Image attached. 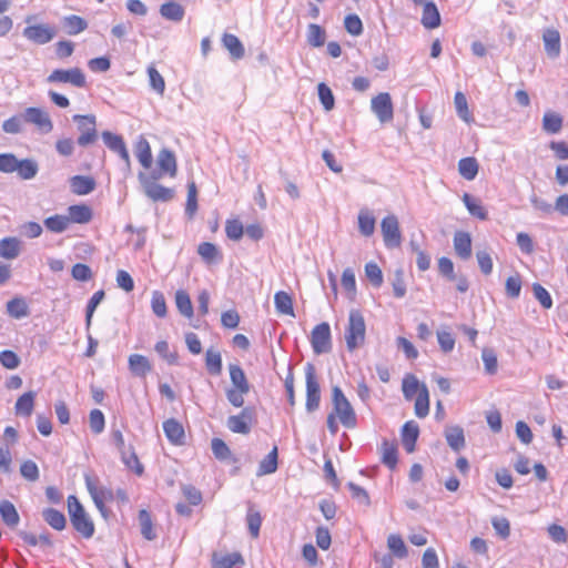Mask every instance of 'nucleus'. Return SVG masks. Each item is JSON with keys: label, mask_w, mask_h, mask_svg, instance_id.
<instances>
[{"label": "nucleus", "mask_w": 568, "mask_h": 568, "mask_svg": "<svg viewBox=\"0 0 568 568\" xmlns=\"http://www.w3.org/2000/svg\"><path fill=\"white\" fill-rule=\"evenodd\" d=\"M68 511L74 529L84 538H91L94 534V524L74 495L68 497Z\"/></svg>", "instance_id": "f257e3e1"}, {"label": "nucleus", "mask_w": 568, "mask_h": 568, "mask_svg": "<svg viewBox=\"0 0 568 568\" xmlns=\"http://www.w3.org/2000/svg\"><path fill=\"white\" fill-rule=\"evenodd\" d=\"M366 324L364 316L358 310H351L348 325L345 331V341L348 351H354L365 342Z\"/></svg>", "instance_id": "f03ea898"}, {"label": "nucleus", "mask_w": 568, "mask_h": 568, "mask_svg": "<svg viewBox=\"0 0 568 568\" xmlns=\"http://www.w3.org/2000/svg\"><path fill=\"white\" fill-rule=\"evenodd\" d=\"M333 400V414L339 419V422L347 428H352L356 425L355 412L345 397L344 393L338 386L332 389Z\"/></svg>", "instance_id": "7ed1b4c3"}, {"label": "nucleus", "mask_w": 568, "mask_h": 568, "mask_svg": "<svg viewBox=\"0 0 568 568\" xmlns=\"http://www.w3.org/2000/svg\"><path fill=\"white\" fill-rule=\"evenodd\" d=\"M34 19V16L26 17L24 21L28 26L23 29L22 36L38 45L51 42L57 34L55 28L47 23L31 24Z\"/></svg>", "instance_id": "20e7f679"}, {"label": "nucleus", "mask_w": 568, "mask_h": 568, "mask_svg": "<svg viewBox=\"0 0 568 568\" xmlns=\"http://www.w3.org/2000/svg\"><path fill=\"white\" fill-rule=\"evenodd\" d=\"M73 121L78 124L79 138L77 143L80 146H88L93 144L98 140L97 132V118L93 114H75L73 115Z\"/></svg>", "instance_id": "39448f33"}, {"label": "nucleus", "mask_w": 568, "mask_h": 568, "mask_svg": "<svg viewBox=\"0 0 568 568\" xmlns=\"http://www.w3.org/2000/svg\"><path fill=\"white\" fill-rule=\"evenodd\" d=\"M48 83H70L75 88H83L87 84L85 75L79 68L55 69L47 78Z\"/></svg>", "instance_id": "423d86ee"}, {"label": "nucleus", "mask_w": 568, "mask_h": 568, "mask_svg": "<svg viewBox=\"0 0 568 568\" xmlns=\"http://www.w3.org/2000/svg\"><path fill=\"white\" fill-rule=\"evenodd\" d=\"M381 231L386 247L395 248L400 246L402 233L399 222L394 214H389L382 220Z\"/></svg>", "instance_id": "0eeeda50"}, {"label": "nucleus", "mask_w": 568, "mask_h": 568, "mask_svg": "<svg viewBox=\"0 0 568 568\" xmlns=\"http://www.w3.org/2000/svg\"><path fill=\"white\" fill-rule=\"evenodd\" d=\"M139 181L142 184L145 194L153 201L168 202L174 195L172 189L155 183L156 180L152 179V175L140 172Z\"/></svg>", "instance_id": "6e6552de"}, {"label": "nucleus", "mask_w": 568, "mask_h": 568, "mask_svg": "<svg viewBox=\"0 0 568 568\" xmlns=\"http://www.w3.org/2000/svg\"><path fill=\"white\" fill-rule=\"evenodd\" d=\"M311 344L315 354L328 353L332 349L331 327L323 322L316 325L311 334Z\"/></svg>", "instance_id": "1a4fd4ad"}, {"label": "nucleus", "mask_w": 568, "mask_h": 568, "mask_svg": "<svg viewBox=\"0 0 568 568\" xmlns=\"http://www.w3.org/2000/svg\"><path fill=\"white\" fill-rule=\"evenodd\" d=\"M371 110L381 123L390 122L394 118V105L390 94L382 92L374 97L371 101Z\"/></svg>", "instance_id": "9d476101"}, {"label": "nucleus", "mask_w": 568, "mask_h": 568, "mask_svg": "<svg viewBox=\"0 0 568 568\" xmlns=\"http://www.w3.org/2000/svg\"><path fill=\"white\" fill-rule=\"evenodd\" d=\"M22 114L24 123L33 124L43 134H48L53 130V123L49 113L41 108H27Z\"/></svg>", "instance_id": "9b49d317"}, {"label": "nucleus", "mask_w": 568, "mask_h": 568, "mask_svg": "<svg viewBox=\"0 0 568 568\" xmlns=\"http://www.w3.org/2000/svg\"><path fill=\"white\" fill-rule=\"evenodd\" d=\"M158 169L151 172L152 179L159 180L164 175L174 178L176 175V159L172 151L162 149L156 158Z\"/></svg>", "instance_id": "f8f14e48"}, {"label": "nucleus", "mask_w": 568, "mask_h": 568, "mask_svg": "<svg viewBox=\"0 0 568 568\" xmlns=\"http://www.w3.org/2000/svg\"><path fill=\"white\" fill-rule=\"evenodd\" d=\"M306 378V408L313 412L318 408L320 405V385L316 379L315 367L312 364H307L305 367Z\"/></svg>", "instance_id": "ddd939ff"}, {"label": "nucleus", "mask_w": 568, "mask_h": 568, "mask_svg": "<svg viewBox=\"0 0 568 568\" xmlns=\"http://www.w3.org/2000/svg\"><path fill=\"white\" fill-rule=\"evenodd\" d=\"M254 417L255 409L253 407H244L239 415H233L227 418V427L233 433L248 434Z\"/></svg>", "instance_id": "4468645a"}, {"label": "nucleus", "mask_w": 568, "mask_h": 568, "mask_svg": "<svg viewBox=\"0 0 568 568\" xmlns=\"http://www.w3.org/2000/svg\"><path fill=\"white\" fill-rule=\"evenodd\" d=\"M85 484L97 508L104 516V504L113 499L112 490L103 486H99L90 476H85Z\"/></svg>", "instance_id": "2eb2a0df"}, {"label": "nucleus", "mask_w": 568, "mask_h": 568, "mask_svg": "<svg viewBox=\"0 0 568 568\" xmlns=\"http://www.w3.org/2000/svg\"><path fill=\"white\" fill-rule=\"evenodd\" d=\"M244 559L240 552H213L212 568H233L236 565H243Z\"/></svg>", "instance_id": "dca6fc26"}, {"label": "nucleus", "mask_w": 568, "mask_h": 568, "mask_svg": "<svg viewBox=\"0 0 568 568\" xmlns=\"http://www.w3.org/2000/svg\"><path fill=\"white\" fill-rule=\"evenodd\" d=\"M454 248L456 254L468 260L471 256V237L467 232H456L454 235Z\"/></svg>", "instance_id": "f3484780"}, {"label": "nucleus", "mask_w": 568, "mask_h": 568, "mask_svg": "<svg viewBox=\"0 0 568 568\" xmlns=\"http://www.w3.org/2000/svg\"><path fill=\"white\" fill-rule=\"evenodd\" d=\"M67 217L70 225L71 223L85 224L92 219V210L85 204L71 205L68 207Z\"/></svg>", "instance_id": "a211bd4d"}, {"label": "nucleus", "mask_w": 568, "mask_h": 568, "mask_svg": "<svg viewBox=\"0 0 568 568\" xmlns=\"http://www.w3.org/2000/svg\"><path fill=\"white\" fill-rule=\"evenodd\" d=\"M426 386L420 383L418 378L413 374H406L402 382V390L406 400H413L416 396L422 393V387Z\"/></svg>", "instance_id": "6ab92c4d"}, {"label": "nucleus", "mask_w": 568, "mask_h": 568, "mask_svg": "<svg viewBox=\"0 0 568 568\" xmlns=\"http://www.w3.org/2000/svg\"><path fill=\"white\" fill-rule=\"evenodd\" d=\"M419 428L415 422H407L402 428V444L404 448L412 453L415 449V443L418 438Z\"/></svg>", "instance_id": "aec40b11"}, {"label": "nucleus", "mask_w": 568, "mask_h": 568, "mask_svg": "<svg viewBox=\"0 0 568 568\" xmlns=\"http://www.w3.org/2000/svg\"><path fill=\"white\" fill-rule=\"evenodd\" d=\"M547 54L557 58L560 54V34L555 29H547L542 36Z\"/></svg>", "instance_id": "412c9836"}, {"label": "nucleus", "mask_w": 568, "mask_h": 568, "mask_svg": "<svg viewBox=\"0 0 568 568\" xmlns=\"http://www.w3.org/2000/svg\"><path fill=\"white\" fill-rule=\"evenodd\" d=\"M134 153L139 162L144 169H150L152 165V153L148 140L144 136H139L134 145Z\"/></svg>", "instance_id": "4be33fe9"}, {"label": "nucleus", "mask_w": 568, "mask_h": 568, "mask_svg": "<svg viewBox=\"0 0 568 568\" xmlns=\"http://www.w3.org/2000/svg\"><path fill=\"white\" fill-rule=\"evenodd\" d=\"M229 371L232 383L231 388H237L240 392H250V383L242 367L239 364H230Z\"/></svg>", "instance_id": "5701e85b"}, {"label": "nucleus", "mask_w": 568, "mask_h": 568, "mask_svg": "<svg viewBox=\"0 0 568 568\" xmlns=\"http://www.w3.org/2000/svg\"><path fill=\"white\" fill-rule=\"evenodd\" d=\"M70 186L73 193L85 195L94 190L95 182L90 176L75 175L70 179Z\"/></svg>", "instance_id": "b1692460"}, {"label": "nucleus", "mask_w": 568, "mask_h": 568, "mask_svg": "<svg viewBox=\"0 0 568 568\" xmlns=\"http://www.w3.org/2000/svg\"><path fill=\"white\" fill-rule=\"evenodd\" d=\"M463 202L471 216L477 217L481 221L487 220L488 213L485 206L481 204L480 200L474 197L468 193H464Z\"/></svg>", "instance_id": "393cba45"}, {"label": "nucleus", "mask_w": 568, "mask_h": 568, "mask_svg": "<svg viewBox=\"0 0 568 568\" xmlns=\"http://www.w3.org/2000/svg\"><path fill=\"white\" fill-rule=\"evenodd\" d=\"M422 24L426 29H435L440 24V14L434 2H426L423 9Z\"/></svg>", "instance_id": "a878e982"}, {"label": "nucleus", "mask_w": 568, "mask_h": 568, "mask_svg": "<svg viewBox=\"0 0 568 568\" xmlns=\"http://www.w3.org/2000/svg\"><path fill=\"white\" fill-rule=\"evenodd\" d=\"M161 16L170 21L180 22L184 18V8L176 1H168L160 7Z\"/></svg>", "instance_id": "bb28decb"}, {"label": "nucleus", "mask_w": 568, "mask_h": 568, "mask_svg": "<svg viewBox=\"0 0 568 568\" xmlns=\"http://www.w3.org/2000/svg\"><path fill=\"white\" fill-rule=\"evenodd\" d=\"M34 392H27L22 394L16 402V414L24 417L31 416L34 407Z\"/></svg>", "instance_id": "cd10ccee"}, {"label": "nucleus", "mask_w": 568, "mask_h": 568, "mask_svg": "<svg viewBox=\"0 0 568 568\" xmlns=\"http://www.w3.org/2000/svg\"><path fill=\"white\" fill-rule=\"evenodd\" d=\"M163 430L168 439L174 444H181L184 438V429L176 419H168L163 423Z\"/></svg>", "instance_id": "c85d7f7f"}, {"label": "nucleus", "mask_w": 568, "mask_h": 568, "mask_svg": "<svg viewBox=\"0 0 568 568\" xmlns=\"http://www.w3.org/2000/svg\"><path fill=\"white\" fill-rule=\"evenodd\" d=\"M376 220L368 209H362L358 213V230L362 235L371 236L375 232Z\"/></svg>", "instance_id": "c756f323"}, {"label": "nucleus", "mask_w": 568, "mask_h": 568, "mask_svg": "<svg viewBox=\"0 0 568 568\" xmlns=\"http://www.w3.org/2000/svg\"><path fill=\"white\" fill-rule=\"evenodd\" d=\"M0 515L3 523L11 528L17 527L20 521V516L14 505L9 500H2L0 503Z\"/></svg>", "instance_id": "7c9ffc66"}, {"label": "nucleus", "mask_w": 568, "mask_h": 568, "mask_svg": "<svg viewBox=\"0 0 568 568\" xmlns=\"http://www.w3.org/2000/svg\"><path fill=\"white\" fill-rule=\"evenodd\" d=\"M197 253L206 264L217 263L222 260L219 248L210 242H203L197 247Z\"/></svg>", "instance_id": "2f4dec72"}, {"label": "nucleus", "mask_w": 568, "mask_h": 568, "mask_svg": "<svg viewBox=\"0 0 568 568\" xmlns=\"http://www.w3.org/2000/svg\"><path fill=\"white\" fill-rule=\"evenodd\" d=\"M478 169V162L473 156L464 158L458 162V172L467 181H473L476 178Z\"/></svg>", "instance_id": "473e14b6"}, {"label": "nucleus", "mask_w": 568, "mask_h": 568, "mask_svg": "<svg viewBox=\"0 0 568 568\" xmlns=\"http://www.w3.org/2000/svg\"><path fill=\"white\" fill-rule=\"evenodd\" d=\"M129 368L134 375L145 376L152 367L145 356L133 354L129 357Z\"/></svg>", "instance_id": "72a5a7b5"}, {"label": "nucleus", "mask_w": 568, "mask_h": 568, "mask_svg": "<svg viewBox=\"0 0 568 568\" xmlns=\"http://www.w3.org/2000/svg\"><path fill=\"white\" fill-rule=\"evenodd\" d=\"M222 42L233 59L239 60L244 57V47L236 36L225 33L223 36Z\"/></svg>", "instance_id": "f704fd0d"}, {"label": "nucleus", "mask_w": 568, "mask_h": 568, "mask_svg": "<svg viewBox=\"0 0 568 568\" xmlns=\"http://www.w3.org/2000/svg\"><path fill=\"white\" fill-rule=\"evenodd\" d=\"M445 438L454 450H459L465 445L464 430L459 426H448L445 429Z\"/></svg>", "instance_id": "c9c22d12"}, {"label": "nucleus", "mask_w": 568, "mask_h": 568, "mask_svg": "<svg viewBox=\"0 0 568 568\" xmlns=\"http://www.w3.org/2000/svg\"><path fill=\"white\" fill-rule=\"evenodd\" d=\"M20 254V241L17 237H6L0 241V256L7 260Z\"/></svg>", "instance_id": "e433bc0d"}, {"label": "nucleus", "mask_w": 568, "mask_h": 568, "mask_svg": "<svg viewBox=\"0 0 568 568\" xmlns=\"http://www.w3.org/2000/svg\"><path fill=\"white\" fill-rule=\"evenodd\" d=\"M205 366L207 372L213 376L222 373V356L220 351L209 348L205 353Z\"/></svg>", "instance_id": "4c0bfd02"}, {"label": "nucleus", "mask_w": 568, "mask_h": 568, "mask_svg": "<svg viewBox=\"0 0 568 568\" xmlns=\"http://www.w3.org/2000/svg\"><path fill=\"white\" fill-rule=\"evenodd\" d=\"M562 129V116L554 111H547L542 118V130L556 134Z\"/></svg>", "instance_id": "58836bf2"}, {"label": "nucleus", "mask_w": 568, "mask_h": 568, "mask_svg": "<svg viewBox=\"0 0 568 568\" xmlns=\"http://www.w3.org/2000/svg\"><path fill=\"white\" fill-rule=\"evenodd\" d=\"M45 229L52 233H63L70 226L67 215L55 214L44 219Z\"/></svg>", "instance_id": "ea45409f"}, {"label": "nucleus", "mask_w": 568, "mask_h": 568, "mask_svg": "<svg viewBox=\"0 0 568 568\" xmlns=\"http://www.w3.org/2000/svg\"><path fill=\"white\" fill-rule=\"evenodd\" d=\"M42 517L45 523L55 530H62L65 528L67 520L64 515L54 508L44 509L42 511Z\"/></svg>", "instance_id": "a19ab883"}, {"label": "nucleus", "mask_w": 568, "mask_h": 568, "mask_svg": "<svg viewBox=\"0 0 568 568\" xmlns=\"http://www.w3.org/2000/svg\"><path fill=\"white\" fill-rule=\"evenodd\" d=\"M39 171V165L33 159L20 160L17 166V173L22 180L33 179Z\"/></svg>", "instance_id": "79ce46f5"}, {"label": "nucleus", "mask_w": 568, "mask_h": 568, "mask_svg": "<svg viewBox=\"0 0 568 568\" xmlns=\"http://www.w3.org/2000/svg\"><path fill=\"white\" fill-rule=\"evenodd\" d=\"M274 304L278 313L295 316L292 297L286 292H277L274 296Z\"/></svg>", "instance_id": "37998d69"}, {"label": "nucleus", "mask_w": 568, "mask_h": 568, "mask_svg": "<svg viewBox=\"0 0 568 568\" xmlns=\"http://www.w3.org/2000/svg\"><path fill=\"white\" fill-rule=\"evenodd\" d=\"M414 410L418 418H425L429 414V392L427 386H423L422 393L415 397Z\"/></svg>", "instance_id": "c03bdc74"}, {"label": "nucleus", "mask_w": 568, "mask_h": 568, "mask_svg": "<svg viewBox=\"0 0 568 568\" xmlns=\"http://www.w3.org/2000/svg\"><path fill=\"white\" fill-rule=\"evenodd\" d=\"M63 27L67 30V33L70 36H75L88 28L87 21L79 16H68L62 20Z\"/></svg>", "instance_id": "a18cd8bd"}, {"label": "nucleus", "mask_w": 568, "mask_h": 568, "mask_svg": "<svg viewBox=\"0 0 568 568\" xmlns=\"http://www.w3.org/2000/svg\"><path fill=\"white\" fill-rule=\"evenodd\" d=\"M306 38L310 45L322 47L326 39L325 30L318 24L311 23L307 27Z\"/></svg>", "instance_id": "49530a36"}, {"label": "nucleus", "mask_w": 568, "mask_h": 568, "mask_svg": "<svg viewBox=\"0 0 568 568\" xmlns=\"http://www.w3.org/2000/svg\"><path fill=\"white\" fill-rule=\"evenodd\" d=\"M175 304L176 308L183 316L187 318L193 316V305L189 294L185 291L180 290L175 293Z\"/></svg>", "instance_id": "de8ad7c7"}, {"label": "nucleus", "mask_w": 568, "mask_h": 568, "mask_svg": "<svg viewBox=\"0 0 568 568\" xmlns=\"http://www.w3.org/2000/svg\"><path fill=\"white\" fill-rule=\"evenodd\" d=\"M454 103L458 116L466 123H470L473 121V116L468 109L467 99L463 92H456Z\"/></svg>", "instance_id": "09e8293b"}, {"label": "nucleus", "mask_w": 568, "mask_h": 568, "mask_svg": "<svg viewBox=\"0 0 568 568\" xmlns=\"http://www.w3.org/2000/svg\"><path fill=\"white\" fill-rule=\"evenodd\" d=\"M7 312L14 318H22L28 316V305L22 298H12L7 303Z\"/></svg>", "instance_id": "8fccbe9b"}, {"label": "nucleus", "mask_w": 568, "mask_h": 568, "mask_svg": "<svg viewBox=\"0 0 568 568\" xmlns=\"http://www.w3.org/2000/svg\"><path fill=\"white\" fill-rule=\"evenodd\" d=\"M387 546L389 550L393 552V555L396 556L397 558L407 557L406 545L399 535H389L387 538Z\"/></svg>", "instance_id": "3c124183"}, {"label": "nucleus", "mask_w": 568, "mask_h": 568, "mask_svg": "<svg viewBox=\"0 0 568 568\" xmlns=\"http://www.w3.org/2000/svg\"><path fill=\"white\" fill-rule=\"evenodd\" d=\"M139 521H140V526H141L142 536L148 540L155 539L156 535L153 531L152 519H151L150 514L145 509L140 510Z\"/></svg>", "instance_id": "603ef678"}, {"label": "nucleus", "mask_w": 568, "mask_h": 568, "mask_svg": "<svg viewBox=\"0 0 568 568\" xmlns=\"http://www.w3.org/2000/svg\"><path fill=\"white\" fill-rule=\"evenodd\" d=\"M481 359L484 362L486 373L489 375L496 374L498 368V361L495 351L489 347L483 348Z\"/></svg>", "instance_id": "864d4df0"}, {"label": "nucleus", "mask_w": 568, "mask_h": 568, "mask_svg": "<svg viewBox=\"0 0 568 568\" xmlns=\"http://www.w3.org/2000/svg\"><path fill=\"white\" fill-rule=\"evenodd\" d=\"M151 307H152L153 313L158 317L166 316V313H168L166 302H165L163 293H161L160 291H154L152 293Z\"/></svg>", "instance_id": "5fc2aeb1"}, {"label": "nucleus", "mask_w": 568, "mask_h": 568, "mask_svg": "<svg viewBox=\"0 0 568 568\" xmlns=\"http://www.w3.org/2000/svg\"><path fill=\"white\" fill-rule=\"evenodd\" d=\"M392 286L394 295L397 298H402L406 294V283L404 278V271L402 268H397L392 278Z\"/></svg>", "instance_id": "6e6d98bb"}, {"label": "nucleus", "mask_w": 568, "mask_h": 568, "mask_svg": "<svg viewBox=\"0 0 568 568\" xmlns=\"http://www.w3.org/2000/svg\"><path fill=\"white\" fill-rule=\"evenodd\" d=\"M365 275L375 287H379L383 284V273L376 263L369 262L365 265Z\"/></svg>", "instance_id": "4d7b16f0"}, {"label": "nucleus", "mask_w": 568, "mask_h": 568, "mask_svg": "<svg viewBox=\"0 0 568 568\" xmlns=\"http://www.w3.org/2000/svg\"><path fill=\"white\" fill-rule=\"evenodd\" d=\"M148 74L151 88L162 95L165 90V81L163 77L153 65L148 67Z\"/></svg>", "instance_id": "13d9d810"}, {"label": "nucleus", "mask_w": 568, "mask_h": 568, "mask_svg": "<svg viewBox=\"0 0 568 568\" xmlns=\"http://www.w3.org/2000/svg\"><path fill=\"white\" fill-rule=\"evenodd\" d=\"M246 521L251 536L253 538H257L262 525V517L260 513L250 508L247 511Z\"/></svg>", "instance_id": "bf43d9fd"}, {"label": "nucleus", "mask_w": 568, "mask_h": 568, "mask_svg": "<svg viewBox=\"0 0 568 568\" xmlns=\"http://www.w3.org/2000/svg\"><path fill=\"white\" fill-rule=\"evenodd\" d=\"M342 286L347 292L349 298L353 300L356 294V281L352 268L344 270L342 274Z\"/></svg>", "instance_id": "052dcab7"}, {"label": "nucleus", "mask_w": 568, "mask_h": 568, "mask_svg": "<svg viewBox=\"0 0 568 568\" xmlns=\"http://www.w3.org/2000/svg\"><path fill=\"white\" fill-rule=\"evenodd\" d=\"M318 98L326 111H331L334 108L335 100L332 90L325 84L320 83L317 87Z\"/></svg>", "instance_id": "680f3d73"}, {"label": "nucleus", "mask_w": 568, "mask_h": 568, "mask_svg": "<svg viewBox=\"0 0 568 568\" xmlns=\"http://www.w3.org/2000/svg\"><path fill=\"white\" fill-rule=\"evenodd\" d=\"M24 123L23 114L14 115L6 120L2 124V130L6 133L18 134L22 132V124Z\"/></svg>", "instance_id": "e2e57ef3"}, {"label": "nucleus", "mask_w": 568, "mask_h": 568, "mask_svg": "<svg viewBox=\"0 0 568 568\" xmlns=\"http://www.w3.org/2000/svg\"><path fill=\"white\" fill-rule=\"evenodd\" d=\"M532 292H534L536 300L541 304V306L544 308H546V310L551 308L552 298H551L550 294L548 293V291L544 286H541L538 283H535L532 285Z\"/></svg>", "instance_id": "0e129e2a"}, {"label": "nucleus", "mask_w": 568, "mask_h": 568, "mask_svg": "<svg viewBox=\"0 0 568 568\" xmlns=\"http://www.w3.org/2000/svg\"><path fill=\"white\" fill-rule=\"evenodd\" d=\"M155 352L169 364L173 365L178 363V354L170 351L168 342L160 341L155 344Z\"/></svg>", "instance_id": "69168bd1"}, {"label": "nucleus", "mask_w": 568, "mask_h": 568, "mask_svg": "<svg viewBox=\"0 0 568 568\" xmlns=\"http://www.w3.org/2000/svg\"><path fill=\"white\" fill-rule=\"evenodd\" d=\"M20 160L12 153L0 154V171L3 173H13Z\"/></svg>", "instance_id": "338daca9"}, {"label": "nucleus", "mask_w": 568, "mask_h": 568, "mask_svg": "<svg viewBox=\"0 0 568 568\" xmlns=\"http://www.w3.org/2000/svg\"><path fill=\"white\" fill-rule=\"evenodd\" d=\"M225 233L229 239L239 241L244 233L243 224L239 220H229L225 224Z\"/></svg>", "instance_id": "774afa93"}]
</instances>
